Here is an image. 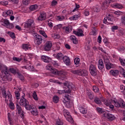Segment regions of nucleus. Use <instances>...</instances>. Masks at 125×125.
Here are the masks:
<instances>
[{"label": "nucleus", "mask_w": 125, "mask_h": 125, "mask_svg": "<svg viewBox=\"0 0 125 125\" xmlns=\"http://www.w3.org/2000/svg\"><path fill=\"white\" fill-rule=\"evenodd\" d=\"M73 30V27L71 26H64L62 27V32L65 34H70Z\"/></svg>", "instance_id": "ddd939ff"}, {"label": "nucleus", "mask_w": 125, "mask_h": 125, "mask_svg": "<svg viewBox=\"0 0 125 125\" xmlns=\"http://www.w3.org/2000/svg\"><path fill=\"white\" fill-rule=\"evenodd\" d=\"M80 18V15H75L73 17L70 18V20H78Z\"/></svg>", "instance_id": "a18cd8bd"}, {"label": "nucleus", "mask_w": 125, "mask_h": 125, "mask_svg": "<svg viewBox=\"0 0 125 125\" xmlns=\"http://www.w3.org/2000/svg\"><path fill=\"white\" fill-rule=\"evenodd\" d=\"M13 59L14 61H16L17 62H20L21 61H22L21 58H19L17 57H14Z\"/></svg>", "instance_id": "bf43d9fd"}, {"label": "nucleus", "mask_w": 125, "mask_h": 125, "mask_svg": "<svg viewBox=\"0 0 125 125\" xmlns=\"http://www.w3.org/2000/svg\"><path fill=\"white\" fill-rule=\"evenodd\" d=\"M2 96L5 98V101L6 102H12V95L10 93L9 91L6 92L5 90V91H3V94Z\"/></svg>", "instance_id": "0eeeda50"}, {"label": "nucleus", "mask_w": 125, "mask_h": 125, "mask_svg": "<svg viewBox=\"0 0 125 125\" xmlns=\"http://www.w3.org/2000/svg\"><path fill=\"white\" fill-rule=\"evenodd\" d=\"M42 60L45 63H49V62L51 61V59L49 57L46 56H42Z\"/></svg>", "instance_id": "412c9836"}, {"label": "nucleus", "mask_w": 125, "mask_h": 125, "mask_svg": "<svg viewBox=\"0 0 125 125\" xmlns=\"http://www.w3.org/2000/svg\"><path fill=\"white\" fill-rule=\"evenodd\" d=\"M79 7H80V5L77 4V3H76L75 8L72 10V12H75V11H77V10L79 9Z\"/></svg>", "instance_id": "e2e57ef3"}, {"label": "nucleus", "mask_w": 125, "mask_h": 125, "mask_svg": "<svg viewBox=\"0 0 125 125\" xmlns=\"http://www.w3.org/2000/svg\"><path fill=\"white\" fill-rule=\"evenodd\" d=\"M17 75L18 76V78L21 80V81L22 82H25V78L23 75H22L20 72H18Z\"/></svg>", "instance_id": "2f4dec72"}, {"label": "nucleus", "mask_w": 125, "mask_h": 125, "mask_svg": "<svg viewBox=\"0 0 125 125\" xmlns=\"http://www.w3.org/2000/svg\"><path fill=\"white\" fill-rule=\"evenodd\" d=\"M22 47L25 51L29 50V49L31 50V45L29 43L22 44Z\"/></svg>", "instance_id": "393cba45"}, {"label": "nucleus", "mask_w": 125, "mask_h": 125, "mask_svg": "<svg viewBox=\"0 0 125 125\" xmlns=\"http://www.w3.org/2000/svg\"><path fill=\"white\" fill-rule=\"evenodd\" d=\"M6 27L9 28V29H13V28L14 27V26L13 25V24L9 22V24L6 26Z\"/></svg>", "instance_id": "680f3d73"}, {"label": "nucleus", "mask_w": 125, "mask_h": 125, "mask_svg": "<svg viewBox=\"0 0 125 125\" xmlns=\"http://www.w3.org/2000/svg\"><path fill=\"white\" fill-rule=\"evenodd\" d=\"M9 107L11 110H14L15 106L14 105V104L12 103V102H10Z\"/></svg>", "instance_id": "8fccbe9b"}, {"label": "nucleus", "mask_w": 125, "mask_h": 125, "mask_svg": "<svg viewBox=\"0 0 125 125\" xmlns=\"http://www.w3.org/2000/svg\"><path fill=\"white\" fill-rule=\"evenodd\" d=\"M30 108V109H26V110H28V111L32 110L31 111L32 115H33V116H38V115H39V112H38V109H37V108H36L35 106L33 105H31Z\"/></svg>", "instance_id": "4468645a"}, {"label": "nucleus", "mask_w": 125, "mask_h": 125, "mask_svg": "<svg viewBox=\"0 0 125 125\" xmlns=\"http://www.w3.org/2000/svg\"><path fill=\"white\" fill-rule=\"evenodd\" d=\"M65 118L67 121H68V122H69V123H73V122H74V120H73L72 116H71V115H68Z\"/></svg>", "instance_id": "37998d69"}, {"label": "nucleus", "mask_w": 125, "mask_h": 125, "mask_svg": "<svg viewBox=\"0 0 125 125\" xmlns=\"http://www.w3.org/2000/svg\"><path fill=\"white\" fill-rule=\"evenodd\" d=\"M110 75L113 76V77H117L120 74V71L119 70H111L109 72Z\"/></svg>", "instance_id": "b1692460"}, {"label": "nucleus", "mask_w": 125, "mask_h": 125, "mask_svg": "<svg viewBox=\"0 0 125 125\" xmlns=\"http://www.w3.org/2000/svg\"><path fill=\"white\" fill-rule=\"evenodd\" d=\"M73 34L76 35L77 37H83V31L82 29H79L77 31H73Z\"/></svg>", "instance_id": "dca6fc26"}, {"label": "nucleus", "mask_w": 125, "mask_h": 125, "mask_svg": "<svg viewBox=\"0 0 125 125\" xmlns=\"http://www.w3.org/2000/svg\"><path fill=\"white\" fill-rule=\"evenodd\" d=\"M104 116L108 120H109V121H114L115 119H116V117L114 115H112L110 113H105L104 114Z\"/></svg>", "instance_id": "a211bd4d"}, {"label": "nucleus", "mask_w": 125, "mask_h": 125, "mask_svg": "<svg viewBox=\"0 0 125 125\" xmlns=\"http://www.w3.org/2000/svg\"><path fill=\"white\" fill-rule=\"evenodd\" d=\"M1 22H3V24H4L5 26L7 27V26L9 24V21L7 19H2L1 20Z\"/></svg>", "instance_id": "49530a36"}, {"label": "nucleus", "mask_w": 125, "mask_h": 125, "mask_svg": "<svg viewBox=\"0 0 125 125\" xmlns=\"http://www.w3.org/2000/svg\"><path fill=\"white\" fill-rule=\"evenodd\" d=\"M70 39L71 40V41H72V42H73V43H74V44H77V43H78V39H77V38H76V36H74V35H71L70 37Z\"/></svg>", "instance_id": "cd10ccee"}, {"label": "nucleus", "mask_w": 125, "mask_h": 125, "mask_svg": "<svg viewBox=\"0 0 125 125\" xmlns=\"http://www.w3.org/2000/svg\"><path fill=\"white\" fill-rule=\"evenodd\" d=\"M94 102L96 104L100 105V104H101V100H100V98H99L96 97L94 99Z\"/></svg>", "instance_id": "4c0bfd02"}, {"label": "nucleus", "mask_w": 125, "mask_h": 125, "mask_svg": "<svg viewBox=\"0 0 125 125\" xmlns=\"http://www.w3.org/2000/svg\"><path fill=\"white\" fill-rule=\"evenodd\" d=\"M89 72L91 76L95 77L97 75V69L95 65L91 64L89 67Z\"/></svg>", "instance_id": "1a4fd4ad"}, {"label": "nucleus", "mask_w": 125, "mask_h": 125, "mask_svg": "<svg viewBox=\"0 0 125 125\" xmlns=\"http://www.w3.org/2000/svg\"><path fill=\"white\" fill-rule=\"evenodd\" d=\"M54 56L58 59V60H61V59H63V54L62 53H58L57 54H55L54 55Z\"/></svg>", "instance_id": "bb28decb"}, {"label": "nucleus", "mask_w": 125, "mask_h": 125, "mask_svg": "<svg viewBox=\"0 0 125 125\" xmlns=\"http://www.w3.org/2000/svg\"><path fill=\"white\" fill-rule=\"evenodd\" d=\"M51 47H52V42L51 41H48L44 45L43 49L45 51H49Z\"/></svg>", "instance_id": "9b49d317"}, {"label": "nucleus", "mask_w": 125, "mask_h": 125, "mask_svg": "<svg viewBox=\"0 0 125 125\" xmlns=\"http://www.w3.org/2000/svg\"><path fill=\"white\" fill-rule=\"evenodd\" d=\"M39 33L40 34V35H42V36H43V37L45 39H47L48 38L47 35H46V33H45V32H44V31L39 30Z\"/></svg>", "instance_id": "e433bc0d"}, {"label": "nucleus", "mask_w": 125, "mask_h": 125, "mask_svg": "<svg viewBox=\"0 0 125 125\" xmlns=\"http://www.w3.org/2000/svg\"><path fill=\"white\" fill-rule=\"evenodd\" d=\"M112 7H115V8L122 9L123 8V5L119 3H114L112 4Z\"/></svg>", "instance_id": "7c9ffc66"}, {"label": "nucleus", "mask_w": 125, "mask_h": 125, "mask_svg": "<svg viewBox=\"0 0 125 125\" xmlns=\"http://www.w3.org/2000/svg\"><path fill=\"white\" fill-rule=\"evenodd\" d=\"M113 21V15L109 14L108 15L104 18V24H108L109 22H112Z\"/></svg>", "instance_id": "2eb2a0df"}, {"label": "nucleus", "mask_w": 125, "mask_h": 125, "mask_svg": "<svg viewBox=\"0 0 125 125\" xmlns=\"http://www.w3.org/2000/svg\"><path fill=\"white\" fill-rule=\"evenodd\" d=\"M32 96L34 100H36V101H37V100H39V98H38V95L37 94V92H36V91L33 92Z\"/></svg>", "instance_id": "a19ab883"}, {"label": "nucleus", "mask_w": 125, "mask_h": 125, "mask_svg": "<svg viewBox=\"0 0 125 125\" xmlns=\"http://www.w3.org/2000/svg\"><path fill=\"white\" fill-rule=\"evenodd\" d=\"M25 28H33L35 27V22L34 19H30L28 20L24 24Z\"/></svg>", "instance_id": "6e6552de"}, {"label": "nucleus", "mask_w": 125, "mask_h": 125, "mask_svg": "<svg viewBox=\"0 0 125 125\" xmlns=\"http://www.w3.org/2000/svg\"><path fill=\"white\" fill-rule=\"evenodd\" d=\"M79 110L81 114H83V115H85V114H86L87 112L86 108H85V107L83 105L80 106V107H79Z\"/></svg>", "instance_id": "5701e85b"}, {"label": "nucleus", "mask_w": 125, "mask_h": 125, "mask_svg": "<svg viewBox=\"0 0 125 125\" xmlns=\"http://www.w3.org/2000/svg\"><path fill=\"white\" fill-rule=\"evenodd\" d=\"M62 26H63L62 24H59L57 25H55L54 27V30H58V29L60 30V29H61V28H62Z\"/></svg>", "instance_id": "c03bdc74"}, {"label": "nucleus", "mask_w": 125, "mask_h": 125, "mask_svg": "<svg viewBox=\"0 0 125 125\" xmlns=\"http://www.w3.org/2000/svg\"><path fill=\"white\" fill-rule=\"evenodd\" d=\"M104 104L106 106H109L111 104V102L109 101V100H105L104 102Z\"/></svg>", "instance_id": "69168bd1"}, {"label": "nucleus", "mask_w": 125, "mask_h": 125, "mask_svg": "<svg viewBox=\"0 0 125 125\" xmlns=\"http://www.w3.org/2000/svg\"><path fill=\"white\" fill-rule=\"evenodd\" d=\"M56 19L58 21H63L65 19V17L64 16H58Z\"/></svg>", "instance_id": "ea45409f"}, {"label": "nucleus", "mask_w": 125, "mask_h": 125, "mask_svg": "<svg viewBox=\"0 0 125 125\" xmlns=\"http://www.w3.org/2000/svg\"><path fill=\"white\" fill-rule=\"evenodd\" d=\"M56 125H63V122H61L60 120L57 121Z\"/></svg>", "instance_id": "338daca9"}, {"label": "nucleus", "mask_w": 125, "mask_h": 125, "mask_svg": "<svg viewBox=\"0 0 125 125\" xmlns=\"http://www.w3.org/2000/svg\"><path fill=\"white\" fill-rule=\"evenodd\" d=\"M119 61L122 66H125V60L124 59H122L121 57H120Z\"/></svg>", "instance_id": "09e8293b"}, {"label": "nucleus", "mask_w": 125, "mask_h": 125, "mask_svg": "<svg viewBox=\"0 0 125 125\" xmlns=\"http://www.w3.org/2000/svg\"><path fill=\"white\" fill-rule=\"evenodd\" d=\"M120 73L123 76L124 78H125V69L123 68H121V69L120 70Z\"/></svg>", "instance_id": "052dcab7"}, {"label": "nucleus", "mask_w": 125, "mask_h": 125, "mask_svg": "<svg viewBox=\"0 0 125 125\" xmlns=\"http://www.w3.org/2000/svg\"><path fill=\"white\" fill-rule=\"evenodd\" d=\"M34 40L35 43L37 45H40L42 42V38L41 35H35Z\"/></svg>", "instance_id": "9d476101"}, {"label": "nucleus", "mask_w": 125, "mask_h": 125, "mask_svg": "<svg viewBox=\"0 0 125 125\" xmlns=\"http://www.w3.org/2000/svg\"><path fill=\"white\" fill-rule=\"evenodd\" d=\"M118 29H119V27H118V26L113 25L111 27V31L112 32H115V31H116V30H118Z\"/></svg>", "instance_id": "6e6d98bb"}, {"label": "nucleus", "mask_w": 125, "mask_h": 125, "mask_svg": "<svg viewBox=\"0 0 125 125\" xmlns=\"http://www.w3.org/2000/svg\"><path fill=\"white\" fill-rule=\"evenodd\" d=\"M106 69L107 70H110V69H111V68H114V64H113L111 63H106L105 64Z\"/></svg>", "instance_id": "473e14b6"}, {"label": "nucleus", "mask_w": 125, "mask_h": 125, "mask_svg": "<svg viewBox=\"0 0 125 125\" xmlns=\"http://www.w3.org/2000/svg\"><path fill=\"white\" fill-rule=\"evenodd\" d=\"M46 19V14L44 12H41L40 16L38 18V21H43Z\"/></svg>", "instance_id": "f3484780"}, {"label": "nucleus", "mask_w": 125, "mask_h": 125, "mask_svg": "<svg viewBox=\"0 0 125 125\" xmlns=\"http://www.w3.org/2000/svg\"><path fill=\"white\" fill-rule=\"evenodd\" d=\"M8 35H9V36H10V38H11L12 39H15V34L12 32H8L7 33Z\"/></svg>", "instance_id": "79ce46f5"}, {"label": "nucleus", "mask_w": 125, "mask_h": 125, "mask_svg": "<svg viewBox=\"0 0 125 125\" xmlns=\"http://www.w3.org/2000/svg\"><path fill=\"white\" fill-rule=\"evenodd\" d=\"M15 95L16 99L18 100V99H20V93L19 91H16L15 92Z\"/></svg>", "instance_id": "de8ad7c7"}, {"label": "nucleus", "mask_w": 125, "mask_h": 125, "mask_svg": "<svg viewBox=\"0 0 125 125\" xmlns=\"http://www.w3.org/2000/svg\"><path fill=\"white\" fill-rule=\"evenodd\" d=\"M2 5H7L8 4V2L7 1H2L0 2Z\"/></svg>", "instance_id": "774afa93"}, {"label": "nucleus", "mask_w": 125, "mask_h": 125, "mask_svg": "<svg viewBox=\"0 0 125 125\" xmlns=\"http://www.w3.org/2000/svg\"><path fill=\"white\" fill-rule=\"evenodd\" d=\"M62 60L67 66H69L70 64H71V62H70V58L68 56H65L63 57Z\"/></svg>", "instance_id": "aec40b11"}, {"label": "nucleus", "mask_w": 125, "mask_h": 125, "mask_svg": "<svg viewBox=\"0 0 125 125\" xmlns=\"http://www.w3.org/2000/svg\"><path fill=\"white\" fill-rule=\"evenodd\" d=\"M63 89L64 90H58L57 93L60 95L64 94V100L65 102H69L71 97L70 95H71L72 89L74 91L77 90L76 86L71 82H66L63 83Z\"/></svg>", "instance_id": "f257e3e1"}, {"label": "nucleus", "mask_w": 125, "mask_h": 125, "mask_svg": "<svg viewBox=\"0 0 125 125\" xmlns=\"http://www.w3.org/2000/svg\"><path fill=\"white\" fill-rule=\"evenodd\" d=\"M46 69L51 71V73L54 75H58V76L63 75V71H58L57 69L53 68L50 65H47V67H46Z\"/></svg>", "instance_id": "423d86ee"}, {"label": "nucleus", "mask_w": 125, "mask_h": 125, "mask_svg": "<svg viewBox=\"0 0 125 125\" xmlns=\"http://www.w3.org/2000/svg\"><path fill=\"white\" fill-rule=\"evenodd\" d=\"M16 110L18 111L20 117L23 119L24 118V112H23V111L22 110V107H21V106L19 104L16 103Z\"/></svg>", "instance_id": "f8f14e48"}, {"label": "nucleus", "mask_w": 125, "mask_h": 125, "mask_svg": "<svg viewBox=\"0 0 125 125\" xmlns=\"http://www.w3.org/2000/svg\"><path fill=\"white\" fill-rule=\"evenodd\" d=\"M9 71L12 74H14V75H16V74H18L19 73V71H18V69H15L14 68H10L9 69Z\"/></svg>", "instance_id": "c756f323"}, {"label": "nucleus", "mask_w": 125, "mask_h": 125, "mask_svg": "<svg viewBox=\"0 0 125 125\" xmlns=\"http://www.w3.org/2000/svg\"><path fill=\"white\" fill-rule=\"evenodd\" d=\"M96 110L97 112H98V113H99L100 114H102L103 113V109H102V108L97 107Z\"/></svg>", "instance_id": "4d7b16f0"}, {"label": "nucleus", "mask_w": 125, "mask_h": 125, "mask_svg": "<svg viewBox=\"0 0 125 125\" xmlns=\"http://www.w3.org/2000/svg\"><path fill=\"white\" fill-rule=\"evenodd\" d=\"M7 118H8V120L10 125H12V124L13 123V119H12V117H11V114L9 112H8L7 113Z\"/></svg>", "instance_id": "c85d7f7f"}, {"label": "nucleus", "mask_w": 125, "mask_h": 125, "mask_svg": "<svg viewBox=\"0 0 125 125\" xmlns=\"http://www.w3.org/2000/svg\"><path fill=\"white\" fill-rule=\"evenodd\" d=\"M62 112L65 118L70 115V112H69V111L66 109H63Z\"/></svg>", "instance_id": "f704fd0d"}, {"label": "nucleus", "mask_w": 125, "mask_h": 125, "mask_svg": "<svg viewBox=\"0 0 125 125\" xmlns=\"http://www.w3.org/2000/svg\"><path fill=\"white\" fill-rule=\"evenodd\" d=\"M51 63L54 67H58V62L57 61H52Z\"/></svg>", "instance_id": "13d9d810"}, {"label": "nucleus", "mask_w": 125, "mask_h": 125, "mask_svg": "<svg viewBox=\"0 0 125 125\" xmlns=\"http://www.w3.org/2000/svg\"><path fill=\"white\" fill-rule=\"evenodd\" d=\"M29 9H30L31 11H34V10L38 9V5L34 4L31 5L29 7Z\"/></svg>", "instance_id": "c9c22d12"}, {"label": "nucleus", "mask_w": 125, "mask_h": 125, "mask_svg": "<svg viewBox=\"0 0 125 125\" xmlns=\"http://www.w3.org/2000/svg\"><path fill=\"white\" fill-rule=\"evenodd\" d=\"M112 102L114 103V105L117 108H124L125 109V103L123 100H118L116 99H113L112 100Z\"/></svg>", "instance_id": "20e7f679"}, {"label": "nucleus", "mask_w": 125, "mask_h": 125, "mask_svg": "<svg viewBox=\"0 0 125 125\" xmlns=\"http://www.w3.org/2000/svg\"><path fill=\"white\" fill-rule=\"evenodd\" d=\"M71 73L74 75H78V76H81V77H86L87 76V71L84 69H78V70H72Z\"/></svg>", "instance_id": "39448f33"}, {"label": "nucleus", "mask_w": 125, "mask_h": 125, "mask_svg": "<svg viewBox=\"0 0 125 125\" xmlns=\"http://www.w3.org/2000/svg\"><path fill=\"white\" fill-rule=\"evenodd\" d=\"M5 89H2L1 87H0V97H1V95L3 94V91H5Z\"/></svg>", "instance_id": "0e129e2a"}, {"label": "nucleus", "mask_w": 125, "mask_h": 125, "mask_svg": "<svg viewBox=\"0 0 125 125\" xmlns=\"http://www.w3.org/2000/svg\"><path fill=\"white\" fill-rule=\"evenodd\" d=\"M19 104L20 105L25 107L26 110H30L31 109V105L29 104V102L25 99V95L22 96L20 99Z\"/></svg>", "instance_id": "7ed1b4c3"}, {"label": "nucleus", "mask_w": 125, "mask_h": 125, "mask_svg": "<svg viewBox=\"0 0 125 125\" xmlns=\"http://www.w3.org/2000/svg\"><path fill=\"white\" fill-rule=\"evenodd\" d=\"M74 63L75 65H79L80 63V58H76L74 59Z\"/></svg>", "instance_id": "5fc2aeb1"}, {"label": "nucleus", "mask_w": 125, "mask_h": 125, "mask_svg": "<svg viewBox=\"0 0 125 125\" xmlns=\"http://www.w3.org/2000/svg\"><path fill=\"white\" fill-rule=\"evenodd\" d=\"M93 90L94 92H99V88L97 86L94 85L93 86Z\"/></svg>", "instance_id": "3c124183"}, {"label": "nucleus", "mask_w": 125, "mask_h": 125, "mask_svg": "<svg viewBox=\"0 0 125 125\" xmlns=\"http://www.w3.org/2000/svg\"><path fill=\"white\" fill-rule=\"evenodd\" d=\"M53 102L54 103H58V102H59V97L58 96H54L53 97Z\"/></svg>", "instance_id": "58836bf2"}, {"label": "nucleus", "mask_w": 125, "mask_h": 125, "mask_svg": "<svg viewBox=\"0 0 125 125\" xmlns=\"http://www.w3.org/2000/svg\"><path fill=\"white\" fill-rule=\"evenodd\" d=\"M93 10L94 12H99V11H100V7L98 6L94 7L93 8Z\"/></svg>", "instance_id": "603ef678"}, {"label": "nucleus", "mask_w": 125, "mask_h": 125, "mask_svg": "<svg viewBox=\"0 0 125 125\" xmlns=\"http://www.w3.org/2000/svg\"><path fill=\"white\" fill-rule=\"evenodd\" d=\"M12 14H13V11L11 10H9L3 12L2 16L4 17H6L7 16H11Z\"/></svg>", "instance_id": "6ab92c4d"}, {"label": "nucleus", "mask_w": 125, "mask_h": 125, "mask_svg": "<svg viewBox=\"0 0 125 125\" xmlns=\"http://www.w3.org/2000/svg\"><path fill=\"white\" fill-rule=\"evenodd\" d=\"M111 2L108 1L107 2V0H105L104 2L102 4V9H106L108 7L109 4H110Z\"/></svg>", "instance_id": "a878e982"}, {"label": "nucleus", "mask_w": 125, "mask_h": 125, "mask_svg": "<svg viewBox=\"0 0 125 125\" xmlns=\"http://www.w3.org/2000/svg\"><path fill=\"white\" fill-rule=\"evenodd\" d=\"M0 70L2 74L0 77V81H2V82H11L12 81V77L9 74V71L6 66L0 64Z\"/></svg>", "instance_id": "f03ea898"}, {"label": "nucleus", "mask_w": 125, "mask_h": 125, "mask_svg": "<svg viewBox=\"0 0 125 125\" xmlns=\"http://www.w3.org/2000/svg\"><path fill=\"white\" fill-rule=\"evenodd\" d=\"M58 4V2L56 0H53L51 2L52 6H55Z\"/></svg>", "instance_id": "864d4df0"}, {"label": "nucleus", "mask_w": 125, "mask_h": 125, "mask_svg": "<svg viewBox=\"0 0 125 125\" xmlns=\"http://www.w3.org/2000/svg\"><path fill=\"white\" fill-rule=\"evenodd\" d=\"M97 30H96V27H92V31L90 33L91 35L92 36H96L97 35Z\"/></svg>", "instance_id": "72a5a7b5"}, {"label": "nucleus", "mask_w": 125, "mask_h": 125, "mask_svg": "<svg viewBox=\"0 0 125 125\" xmlns=\"http://www.w3.org/2000/svg\"><path fill=\"white\" fill-rule=\"evenodd\" d=\"M98 67L99 70H103L104 68V63H103V60L102 59H100L99 60Z\"/></svg>", "instance_id": "4be33fe9"}]
</instances>
